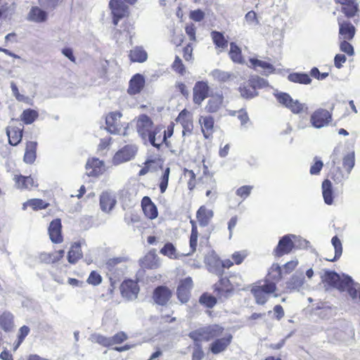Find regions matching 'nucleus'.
Wrapping results in <instances>:
<instances>
[{
    "mask_svg": "<svg viewBox=\"0 0 360 360\" xmlns=\"http://www.w3.org/2000/svg\"><path fill=\"white\" fill-rule=\"evenodd\" d=\"M224 330V328L221 326L212 324L190 332L188 337L194 342H208L222 335Z\"/></svg>",
    "mask_w": 360,
    "mask_h": 360,
    "instance_id": "1",
    "label": "nucleus"
},
{
    "mask_svg": "<svg viewBox=\"0 0 360 360\" xmlns=\"http://www.w3.org/2000/svg\"><path fill=\"white\" fill-rule=\"evenodd\" d=\"M278 102L290 110L293 114H301L307 112L308 106L305 103L293 99L290 94L285 92H275L274 94Z\"/></svg>",
    "mask_w": 360,
    "mask_h": 360,
    "instance_id": "2",
    "label": "nucleus"
},
{
    "mask_svg": "<svg viewBox=\"0 0 360 360\" xmlns=\"http://www.w3.org/2000/svg\"><path fill=\"white\" fill-rule=\"evenodd\" d=\"M355 165V155L352 151L343 158L342 165L345 169L346 173H344L340 167H335L332 170V177L333 180L339 184L342 183L349 178V176Z\"/></svg>",
    "mask_w": 360,
    "mask_h": 360,
    "instance_id": "3",
    "label": "nucleus"
},
{
    "mask_svg": "<svg viewBox=\"0 0 360 360\" xmlns=\"http://www.w3.org/2000/svg\"><path fill=\"white\" fill-rule=\"evenodd\" d=\"M276 289L275 283L266 282L262 285L254 287L251 292L254 295L256 302L259 304H264L268 300L269 295Z\"/></svg>",
    "mask_w": 360,
    "mask_h": 360,
    "instance_id": "4",
    "label": "nucleus"
},
{
    "mask_svg": "<svg viewBox=\"0 0 360 360\" xmlns=\"http://www.w3.org/2000/svg\"><path fill=\"white\" fill-rule=\"evenodd\" d=\"M331 114L323 108L316 110L310 117V123L312 127L316 129H321L327 126L331 121Z\"/></svg>",
    "mask_w": 360,
    "mask_h": 360,
    "instance_id": "5",
    "label": "nucleus"
},
{
    "mask_svg": "<svg viewBox=\"0 0 360 360\" xmlns=\"http://www.w3.org/2000/svg\"><path fill=\"white\" fill-rule=\"evenodd\" d=\"M297 238V236L292 234L285 235L282 237L274 250V254L277 257H281L288 254L295 246V242L293 240Z\"/></svg>",
    "mask_w": 360,
    "mask_h": 360,
    "instance_id": "6",
    "label": "nucleus"
},
{
    "mask_svg": "<svg viewBox=\"0 0 360 360\" xmlns=\"http://www.w3.org/2000/svg\"><path fill=\"white\" fill-rule=\"evenodd\" d=\"M136 150V147L133 145L123 147L115 154L112 159L113 164L117 165L131 160L135 156Z\"/></svg>",
    "mask_w": 360,
    "mask_h": 360,
    "instance_id": "7",
    "label": "nucleus"
},
{
    "mask_svg": "<svg viewBox=\"0 0 360 360\" xmlns=\"http://www.w3.org/2000/svg\"><path fill=\"white\" fill-rule=\"evenodd\" d=\"M233 288L227 278H221L219 281L214 285V292L220 302H224L232 294Z\"/></svg>",
    "mask_w": 360,
    "mask_h": 360,
    "instance_id": "8",
    "label": "nucleus"
},
{
    "mask_svg": "<svg viewBox=\"0 0 360 360\" xmlns=\"http://www.w3.org/2000/svg\"><path fill=\"white\" fill-rule=\"evenodd\" d=\"M137 131L141 138L146 141L147 136L153 131V122L146 115H141L136 123Z\"/></svg>",
    "mask_w": 360,
    "mask_h": 360,
    "instance_id": "9",
    "label": "nucleus"
},
{
    "mask_svg": "<svg viewBox=\"0 0 360 360\" xmlns=\"http://www.w3.org/2000/svg\"><path fill=\"white\" fill-rule=\"evenodd\" d=\"M146 141L157 148H160L163 143L167 145L166 131L162 127H155L147 136Z\"/></svg>",
    "mask_w": 360,
    "mask_h": 360,
    "instance_id": "10",
    "label": "nucleus"
},
{
    "mask_svg": "<svg viewBox=\"0 0 360 360\" xmlns=\"http://www.w3.org/2000/svg\"><path fill=\"white\" fill-rule=\"evenodd\" d=\"M122 295L127 300H132L137 297L139 288L137 283L132 280L124 281L121 286Z\"/></svg>",
    "mask_w": 360,
    "mask_h": 360,
    "instance_id": "11",
    "label": "nucleus"
},
{
    "mask_svg": "<svg viewBox=\"0 0 360 360\" xmlns=\"http://www.w3.org/2000/svg\"><path fill=\"white\" fill-rule=\"evenodd\" d=\"M325 281L330 285L341 290L343 288L344 284L350 281V276L346 275L340 276L334 271H328L325 275Z\"/></svg>",
    "mask_w": 360,
    "mask_h": 360,
    "instance_id": "12",
    "label": "nucleus"
},
{
    "mask_svg": "<svg viewBox=\"0 0 360 360\" xmlns=\"http://www.w3.org/2000/svg\"><path fill=\"white\" fill-rule=\"evenodd\" d=\"M122 114L120 112H112L109 113L105 119V123L108 130L111 134H119L122 129L120 118Z\"/></svg>",
    "mask_w": 360,
    "mask_h": 360,
    "instance_id": "13",
    "label": "nucleus"
},
{
    "mask_svg": "<svg viewBox=\"0 0 360 360\" xmlns=\"http://www.w3.org/2000/svg\"><path fill=\"white\" fill-rule=\"evenodd\" d=\"M193 287V281L191 277H187L181 281L177 288V297L182 303H186L189 300L190 290Z\"/></svg>",
    "mask_w": 360,
    "mask_h": 360,
    "instance_id": "14",
    "label": "nucleus"
},
{
    "mask_svg": "<svg viewBox=\"0 0 360 360\" xmlns=\"http://www.w3.org/2000/svg\"><path fill=\"white\" fill-rule=\"evenodd\" d=\"M232 335L226 333L221 338H217L213 341L210 347L211 352L214 354H218L224 352L231 342Z\"/></svg>",
    "mask_w": 360,
    "mask_h": 360,
    "instance_id": "15",
    "label": "nucleus"
},
{
    "mask_svg": "<svg viewBox=\"0 0 360 360\" xmlns=\"http://www.w3.org/2000/svg\"><path fill=\"white\" fill-rule=\"evenodd\" d=\"M209 86L205 82H198L193 88V101L200 104L208 96Z\"/></svg>",
    "mask_w": 360,
    "mask_h": 360,
    "instance_id": "16",
    "label": "nucleus"
},
{
    "mask_svg": "<svg viewBox=\"0 0 360 360\" xmlns=\"http://www.w3.org/2000/svg\"><path fill=\"white\" fill-rule=\"evenodd\" d=\"M339 39L340 40H351L354 38L356 29L354 26L349 22H342L338 18Z\"/></svg>",
    "mask_w": 360,
    "mask_h": 360,
    "instance_id": "17",
    "label": "nucleus"
},
{
    "mask_svg": "<svg viewBox=\"0 0 360 360\" xmlns=\"http://www.w3.org/2000/svg\"><path fill=\"white\" fill-rule=\"evenodd\" d=\"M61 221L60 219L53 220L49 226V234L53 243H60L63 241L61 235Z\"/></svg>",
    "mask_w": 360,
    "mask_h": 360,
    "instance_id": "18",
    "label": "nucleus"
},
{
    "mask_svg": "<svg viewBox=\"0 0 360 360\" xmlns=\"http://www.w3.org/2000/svg\"><path fill=\"white\" fill-rule=\"evenodd\" d=\"M172 292L165 286H158L153 292V300L159 305H165L169 300Z\"/></svg>",
    "mask_w": 360,
    "mask_h": 360,
    "instance_id": "19",
    "label": "nucleus"
},
{
    "mask_svg": "<svg viewBox=\"0 0 360 360\" xmlns=\"http://www.w3.org/2000/svg\"><path fill=\"white\" fill-rule=\"evenodd\" d=\"M117 201L113 193L103 192L100 196V206L102 211L110 212L115 207Z\"/></svg>",
    "mask_w": 360,
    "mask_h": 360,
    "instance_id": "20",
    "label": "nucleus"
},
{
    "mask_svg": "<svg viewBox=\"0 0 360 360\" xmlns=\"http://www.w3.org/2000/svg\"><path fill=\"white\" fill-rule=\"evenodd\" d=\"M176 121L180 123L183 127V136H185L186 133H191L192 131L193 127V122L189 112L186 110H184L179 113Z\"/></svg>",
    "mask_w": 360,
    "mask_h": 360,
    "instance_id": "21",
    "label": "nucleus"
},
{
    "mask_svg": "<svg viewBox=\"0 0 360 360\" xmlns=\"http://www.w3.org/2000/svg\"><path fill=\"white\" fill-rule=\"evenodd\" d=\"M210 99L205 106V110L208 112H216L221 107L223 103L224 97L222 94L217 93L215 94L210 95Z\"/></svg>",
    "mask_w": 360,
    "mask_h": 360,
    "instance_id": "22",
    "label": "nucleus"
},
{
    "mask_svg": "<svg viewBox=\"0 0 360 360\" xmlns=\"http://www.w3.org/2000/svg\"><path fill=\"white\" fill-rule=\"evenodd\" d=\"M304 276L302 272H296L286 283L287 288L300 291L303 288Z\"/></svg>",
    "mask_w": 360,
    "mask_h": 360,
    "instance_id": "23",
    "label": "nucleus"
},
{
    "mask_svg": "<svg viewBox=\"0 0 360 360\" xmlns=\"http://www.w3.org/2000/svg\"><path fill=\"white\" fill-rule=\"evenodd\" d=\"M145 84L143 77L140 74L135 75L129 81L128 93L131 95H135L139 93L143 89Z\"/></svg>",
    "mask_w": 360,
    "mask_h": 360,
    "instance_id": "24",
    "label": "nucleus"
},
{
    "mask_svg": "<svg viewBox=\"0 0 360 360\" xmlns=\"http://www.w3.org/2000/svg\"><path fill=\"white\" fill-rule=\"evenodd\" d=\"M23 128L17 127H8L6 134L8 137V142L12 146H17L22 140Z\"/></svg>",
    "mask_w": 360,
    "mask_h": 360,
    "instance_id": "25",
    "label": "nucleus"
},
{
    "mask_svg": "<svg viewBox=\"0 0 360 360\" xmlns=\"http://www.w3.org/2000/svg\"><path fill=\"white\" fill-rule=\"evenodd\" d=\"M13 180L15 181L16 188L20 189H30L32 187L37 186V184L31 176L15 175Z\"/></svg>",
    "mask_w": 360,
    "mask_h": 360,
    "instance_id": "26",
    "label": "nucleus"
},
{
    "mask_svg": "<svg viewBox=\"0 0 360 360\" xmlns=\"http://www.w3.org/2000/svg\"><path fill=\"white\" fill-rule=\"evenodd\" d=\"M205 262L208 265L210 271L217 274H222L221 261L212 253L205 257Z\"/></svg>",
    "mask_w": 360,
    "mask_h": 360,
    "instance_id": "27",
    "label": "nucleus"
},
{
    "mask_svg": "<svg viewBox=\"0 0 360 360\" xmlns=\"http://www.w3.org/2000/svg\"><path fill=\"white\" fill-rule=\"evenodd\" d=\"M16 9V4L13 1H5L0 4V18L11 20Z\"/></svg>",
    "mask_w": 360,
    "mask_h": 360,
    "instance_id": "28",
    "label": "nucleus"
},
{
    "mask_svg": "<svg viewBox=\"0 0 360 360\" xmlns=\"http://www.w3.org/2000/svg\"><path fill=\"white\" fill-rule=\"evenodd\" d=\"M103 163L97 158L89 159L86 165L89 176H97L103 171Z\"/></svg>",
    "mask_w": 360,
    "mask_h": 360,
    "instance_id": "29",
    "label": "nucleus"
},
{
    "mask_svg": "<svg viewBox=\"0 0 360 360\" xmlns=\"http://www.w3.org/2000/svg\"><path fill=\"white\" fill-rule=\"evenodd\" d=\"M142 207L145 215L149 219H155L158 217L156 206L152 202L149 197H144L142 200Z\"/></svg>",
    "mask_w": 360,
    "mask_h": 360,
    "instance_id": "30",
    "label": "nucleus"
},
{
    "mask_svg": "<svg viewBox=\"0 0 360 360\" xmlns=\"http://www.w3.org/2000/svg\"><path fill=\"white\" fill-rule=\"evenodd\" d=\"M196 217L201 226H207L213 217V211L201 206L196 213Z\"/></svg>",
    "mask_w": 360,
    "mask_h": 360,
    "instance_id": "31",
    "label": "nucleus"
},
{
    "mask_svg": "<svg viewBox=\"0 0 360 360\" xmlns=\"http://www.w3.org/2000/svg\"><path fill=\"white\" fill-rule=\"evenodd\" d=\"M199 122L201 124L204 136L208 139L213 132L214 119L211 116H201Z\"/></svg>",
    "mask_w": 360,
    "mask_h": 360,
    "instance_id": "32",
    "label": "nucleus"
},
{
    "mask_svg": "<svg viewBox=\"0 0 360 360\" xmlns=\"http://www.w3.org/2000/svg\"><path fill=\"white\" fill-rule=\"evenodd\" d=\"M37 146V143L36 141H29L27 143L23 158L26 163L32 164L35 161Z\"/></svg>",
    "mask_w": 360,
    "mask_h": 360,
    "instance_id": "33",
    "label": "nucleus"
},
{
    "mask_svg": "<svg viewBox=\"0 0 360 360\" xmlns=\"http://www.w3.org/2000/svg\"><path fill=\"white\" fill-rule=\"evenodd\" d=\"M28 20L36 22H43L47 18V13L39 7H32L29 12Z\"/></svg>",
    "mask_w": 360,
    "mask_h": 360,
    "instance_id": "34",
    "label": "nucleus"
},
{
    "mask_svg": "<svg viewBox=\"0 0 360 360\" xmlns=\"http://www.w3.org/2000/svg\"><path fill=\"white\" fill-rule=\"evenodd\" d=\"M82 257V252L79 243L72 245L68 254V260L70 264H76Z\"/></svg>",
    "mask_w": 360,
    "mask_h": 360,
    "instance_id": "35",
    "label": "nucleus"
},
{
    "mask_svg": "<svg viewBox=\"0 0 360 360\" xmlns=\"http://www.w3.org/2000/svg\"><path fill=\"white\" fill-rule=\"evenodd\" d=\"M345 290L348 292L352 300H355L360 293V284L354 282L350 277V281L344 284L343 288L340 291Z\"/></svg>",
    "mask_w": 360,
    "mask_h": 360,
    "instance_id": "36",
    "label": "nucleus"
},
{
    "mask_svg": "<svg viewBox=\"0 0 360 360\" xmlns=\"http://www.w3.org/2000/svg\"><path fill=\"white\" fill-rule=\"evenodd\" d=\"M129 57L132 62L143 63L147 60L148 54L142 47L136 46L131 50Z\"/></svg>",
    "mask_w": 360,
    "mask_h": 360,
    "instance_id": "37",
    "label": "nucleus"
},
{
    "mask_svg": "<svg viewBox=\"0 0 360 360\" xmlns=\"http://www.w3.org/2000/svg\"><path fill=\"white\" fill-rule=\"evenodd\" d=\"M322 193L324 202L327 205H331L333 202L332 184L328 179H326L322 183Z\"/></svg>",
    "mask_w": 360,
    "mask_h": 360,
    "instance_id": "38",
    "label": "nucleus"
},
{
    "mask_svg": "<svg viewBox=\"0 0 360 360\" xmlns=\"http://www.w3.org/2000/svg\"><path fill=\"white\" fill-rule=\"evenodd\" d=\"M143 267L154 269L158 266V257L155 252H149L141 260Z\"/></svg>",
    "mask_w": 360,
    "mask_h": 360,
    "instance_id": "39",
    "label": "nucleus"
},
{
    "mask_svg": "<svg viewBox=\"0 0 360 360\" xmlns=\"http://www.w3.org/2000/svg\"><path fill=\"white\" fill-rule=\"evenodd\" d=\"M11 89L12 91L13 96L15 98V99L19 102H22L24 103L32 105L33 100L29 96H25L23 94H20L19 90L16 84L13 82H11Z\"/></svg>",
    "mask_w": 360,
    "mask_h": 360,
    "instance_id": "40",
    "label": "nucleus"
},
{
    "mask_svg": "<svg viewBox=\"0 0 360 360\" xmlns=\"http://www.w3.org/2000/svg\"><path fill=\"white\" fill-rule=\"evenodd\" d=\"M229 56L234 63L242 64L244 60L242 56L240 49L234 43L230 44Z\"/></svg>",
    "mask_w": 360,
    "mask_h": 360,
    "instance_id": "41",
    "label": "nucleus"
},
{
    "mask_svg": "<svg viewBox=\"0 0 360 360\" xmlns=\"http://www.w3.org/2000/svg\"><path fill=\"white\" fill-rule=\"evenodd\" d=\"M38 117L39 113L37 110L29 108L23 110L20 115V120L25 124H30L33 123Z\"/></svg>",
    "mask_w": 360,
    "mask_h": 360,
    "instance_id": "42",
    "label": "nucleus"
},
{
    "mask_svg": "<svg viewBox=\"0 0 360 360\" xmlns=\"http://www.w3.org/2000/svg\"><path fill=\"white\" fill-rule=\"evenodd\" d=\"M288 79L292 82L303 84H309L311 82V79L309 76L305 73H291L288 75Z\"/></svg>",
    "mask_w": 360,
    "mask_h": 360,
    "instance_id": "43",
    "label": "nucleus"
},
{
    "mask_svg": "<svg viewBox=\"0 0 360 360\" xmlns=\"http://www.w3.org/2000/svg\"><path fill=\"white\" fill-rule=\"evenodd\" d=\"M250 62L255 68H261L263 69L266 75L271 73L274 71V66L268 62L255 58H250Z\"/></svg>",
    "mask_w": 360,
    "mask_h": 360,
    "instance_id": "44",
    "label": "nucleus"
},
{
    "mask_svg": "<svg viewBox=\"0 0 360 360\" xmlns=\"http://www.w3.org/2000/svg\"><path fill=\"white\" fill-rule=\"evenodd\" d=\"M0 325L5 331L11 330L13 327V316L9 312H4L0 316Z\"/></svg>",
    "mask_w": 360,
    "mask_h": 360,
    "instance_id": "45",
    "label": "nucleus"
},
{
    "mask_svg": "<svg viewBox=\"0 0 360 360\" xmlns=\"http://www.w3.org/2000/svg\"><path fill=\"white\" fill-rule=\"evenodd\" d=\"M192 223V229H191V233L190 236V248L191 251L184 255H191L196 250L197 243H198V233L197 230L196 226L194 224V222L193 221H191Z\"/></svg>",
    "mask_w": 360,
    "mask_h": 360,
    "instance_id": "46",
    "label": "nucleus"
},
{
    "mask_svg": "<svg viewBox=\"0 0 360 360\" xmlns=\"http://www.w3.org/2000/svg\"><path fill=\"white\" fill-rule=\"evenodd\" d=\"M211 37L213 43L217 47L224 49L228 45L227 40L225 39L224 34L221 32L217 31H212L211 32Z\"/></svg>",
    "mask_w": 360,
    "mask_h": 360,
    "instance_id": "47",
    "label": "nucleus"
},
{
    "mask_svg": "<svg viewBox=\"0 0 360 360\" xmlns=\"http://www.w3.org/2000/svg\"><path fill=\"white\" fill-rule=\"evenodd\" d=\"M160 252L162 255L171 259H177L179 257L175 247L171 243H167Z\"/></svg>",
    "mask_w": 360,
    "mask_h": 360,
    "instance_id": "48",
    "label": "nucleus"
},
{
    "mask_svg": "<svg viewBox=\"0 0 360 360\" xmlns=\"http://www.w3.org/2000/svg\"><path fill=\"white\" fill-rule=\"evenodd\" d=\"M331 243L335 249V256L333 259H327V260L334 262L339 259L342 255V245L340 240L338 238V236L333 237Z\"/></svg>",
    "mask_w": 360,
    "mask_h": 360,
    "instance_id": "49",
    "label": "nucleus"
},
{
    "mask_svg": "<svg viewBox=\"0 0 360 360\" xmlns=\"http://www.w3.org/2000/svg\"><path fill=\"white\" fill-rule=\"evenodd\" d=\"M239 90L241 96L245 98H252L257 95V91H255L254 87H252L249 82L240 86Z\"/></svg>",
    "mask_w": 360,
    "mask_h": 360,
    "instance_id": "50",
    "label": "nucleus"
},
{
    "mask_svg": "<svg viewBox=\"0 0 360 360\" xmlns=\"http://www.w3.org/2000/svg\"><path fill=\"white\" fill-rule=\"evenodd\" d=\"M89 340L93 342H96L101 345H103L104 347H110V339L108 337L103 336L98 333H94L92 334Z\"/></svg>",
    "mask_w": 360,
    "mask_h": 360,
    "instance_id": "51",
    "label": "nucleus"
},
{
    "mask_svg": "<svg viewBox=\"0 0 360 360\" xmlns=\"http://www.w3.org/2000/svg\"><path fill=\"white\" fill-rule=\"evenodd\" d=\"M357 4L354 3V0L352 3H349L348 4L342 6V11L345 14V15L348 18L354 17L356 13L358 12Z\"/></svg>",
    "mask_w": 360,
    "mask_h": 360,
    "instance_id": "52",
    "label": "nucleus"
},
{
    "mask_svg": "<svg viewBox=\"0 0 360 360\" xmlns=\"http://www.w3.org/2000/svg\"><path fill=\"white\" fill-rule=\"evenodd\" d=\"M218 297H215L209 294L204 293L200 297V302L208 308H212L217 303Z\"/></svg>",
    "mask_w": 360,
    "mask_h": 360,
    "instance_id": "53",
    "label": "nucleus"
},
{
    "mask_svg": "<svg viewBox=\"0 0 360 360\" xmlns=\"http://www.w3.org/2000/svg\"><path fill=\"white\" fill-rule=\"evenodd\" d=\"M211 75L215 80L219 82H226L230 79L232 76L229 72L219 70H213Z\"/></svg>",
    "mask_w": 360,
    "mask_h": 360,
    "instance_id": "54",
    "label": "nucleus"
},
{
    "mask_svg": "<svg viewBox=\"0 0 360 360\" xmlns=\"http://www.w3.org/2000/svg\"><path fill=\"white\" fill-rule=\"evenodd\" d=\"M26 205L31 207L34 210H37L47 207L49 204L41 199H32L24 204V206Z\"/></svg>",
    "mask_w": 360,
    "mask_h": 360,
    "instance_id": "55",
    "label": "nucleus"
},
{
    "mask_svg": "<svg viewBox=\"0 0 360 360\" xmlns=\"http://www.w3.org/2000/svg\"><path fill=\"white\" fill-rule=\"evenodd\" d=\"M126 13L127 7L125 5L112 11V14L113 15V24L117 25L118 21L126 15Z\"/></svg>",
    "mask_w": 360,
    "mask_h": 360,
    "instance_id": "56",
    "label": "nucleus"
},
{
    "mask_svg": "<svg viewBox=\"0 0 360 360\" xmlns=\"http://www.w3.org/2000/svg\"><path fill=\"white\" fill-rule=\"evenodd\" d=\"M169 173H170V169H169V167H167L164 170L163 174L160 178V190L162 193H165L167 188Z\"/></svg>",
    "mask_w": 360,
    "mask_h": 360,
    "instance_id": "57",
    "label": "nucleus"
},
{
    "mask_svg": "<svg viewBox=\"0 0 360 360\" xmlns=\"http://www.w3.org/2000/svg\"><path fill=\"white\" fill-rule=\"evenodd\" d=\"M249 83L252 85V87L257 91V89H261L267 85V82L261 77H255L249 80Z\"/></svg>",
    "mask_w": 360,
    "mask_h": 360,
    "instance_id": "58",
    "label": "nucleus"
},
{
    "mask_svg": "<svg viewBox=\"0 0 360 360\" xmlns=\"http://www.w3.org/2000/svg\"><path fill=\"white\" fill-rule=\"evenodd\" d=\"M269 278H272L274 280H279L281 278V268L277 264H274L269 273Z\"/></svg>",
    "mask_w": 360,
    "mask_h": 360,
    "instance_id": "59",
    "label": "nucleus"
},
{
    "mask_svg": "<svg viewBox=\"0 0 360 360\" xmlns=\"http://www.w3.org/2000/svg\"><path fill=\"white\" fill-rule=\"evenodd\" d=\"M110 346L116 344H120L127 339V335L124 332H119L114 336L109 338Z\"/></svg>",
    "mask_w": 360,
    "mask_h": 360,
    "instance_id": "60",
    "label": "nucleus"
},
{
    "mask_svg": "<svg viewBox=\"0 0 360 360\" xmlns=\"http://www.w3.org/2000/svg\"><path fill=\"white\" fill-rule=\"evenodd\" d=\"M340 49L341 51L347 53L349 56H352L354 53V48L348 40H340Z\"/></svg>",
    "mask_w": 360,
    "mask_h": 360,
    "instance_id": "61",
    "label": "nucleus"
},
{
    "mask_svg": "<svg viewBox=\"0 0 360 360\" xmlns=\"http://www.w3.org/2000/svg\"><path fill=\"white\" fill-rule=\"evenodd\" d=\"M195 347L192 354V360H202L204 357V352L199 342H195Z\"/></svg>",
    "mask_w": 360,
    "mask_h": 360,
    "instance_id": "62",
    "label": "nucleus"
},
{
    "mask_svg": "<svg viewBox=\"0 0 360 360\" xmlns=\"http://www.w3.org/2000/svg\"><path fill=\"white\" fill-rule=\"evenodd\" d=\"M252 188V186H243L238 188L236 193L240 198L245 199L250 194Z\"/></svg>",
    "mask_w": 360,
    "mask_h": 360,
    "instance_id": "63",
    "label": "nucleus"
},
{
    "mask_svg": "<svg viewBox=\"0 0 360 360\" xmlns=\"http://www.w3.org/2000/svg\"><path fill=\"white\" fill-rule=\"evenodd\" d=\"M102 278L99 274L97 272L93 271L91 272L88 279L87 282L89 284H91L93 285H97L101 283Z\"/></svg>",
    "mask_w": 360,
    "mask_h": 360,
    "instance_id": "64",
    "label": "nucleus"
}]
</instances>
